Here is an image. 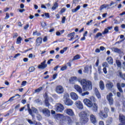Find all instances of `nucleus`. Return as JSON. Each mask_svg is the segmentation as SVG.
Returning a JSON list of instances; mask_svg holds the SVG:
<instances>
[{
    "label": "nucleus",
    "instance_id": "obj_1",
    "mask_svg": "<svg viewBox=\"0 0 125 125\" xmlns=\"http://www.w3.org/2000/svg\"><path fill=\"white\" fill-rule=\"evenodd\" d=\"M93 101H95V98L93 96H91L89 99H84L83 100V103L85 106L88 107V108H90L93 112H97L98 110V105L97 104L93 102Z\"/></svg>",
    "mask_w": 125,
    "mask_h": 125
},
{
    "label": "nucleus",
    "instance_id": "obj_2",
    "mask_svg": "<svg viewBox=\"0 0 125 125\" xmlns=\"http://www.w3.org/2000/svg\"><path fill=\"white\" fill-rule=\"evenodd\" d=\"M78 82L83 85V91H87L88 90H91L92 89V84L89 81L85 79H78Z\"/></svg>",
    "mask_w": 125,
    "mask_h": 125
},
{
    "label": "nucleus",
    "instance_id": "obj_3",
    "mask_svg": "<svg viewBox=\"0 0 125 125\" xmlns=\"http://www.w3.org/2000/svg\"><path fill=\"white\" fill-rule=\"evenodd\" d=\"M80 121L83 125L87 124L88 122V118H87V113L85 111H82L79 113Z\"/></svg>",
    "mask_w": 125,
    "mask_h": 125
},
{
    "label": "nucleus",
    "instance_id": "obj_4",
    "mask_svg": "<svg viewBox=\"0 0 125 125\" xmlns=\"http://www.w3.org/2000/svg\"><path fill=\"white\" fill-rule=\"evenodd\" d=\"M109 108L107 107H104V112L102 111H101L99 113V116L102 119H105L106 118H108V113H109Z\"/></svg>",
    "mask_w": 125,
    "mask_h": 125
},
{
    "label": "nucleus",
    "instance_id": "obj_5",
    "mask_svg": "<svg viewBox=\"0 0 125 125\" xmlns=\"http://www.w3.org/2000/svg\"><path fill=\"white\" fill-rule=\"evenodd\" d=\"M55 109L56 112H62L64 110V106L61 104H57L55 106Z\"/></svg>",
    "mask_w": 125,
    "mask_h": 125
},
{
    "label": "nucleus",
    "instance_id": "obj_6",
    "mask_svg": "<svg viewBox=\"0 0 125 125\" xmlns=\"http://www.w3.org/2000/svg\"><path fill=\"white\" fill-rule=\"evenodd\" d=\"M55 91L58 94L64 93V88L62 85H58L56 87Z\"/></svg>",
    "mask_w": 125,
    "mask_h": 125
},
{
    "label": "nucleus",
    "instance_id": "obj_7",
    "mask_svg": "<svg viewBox=\"0 0 125 125\" xmlns=\"http://www.w3.org/2000/svg\"><path fill=\"white\" fill-rule=\"evenodd\" d=\"M112 96L113 94H112V93H109L106 97L107 101L109 102V104L110 105H112L113 104H114V99H113Z\"/></svg>",
    "mask_w": 125,
    "mask_h": 125
},
{
    "label": "nucleus",
    "instance_id": "obj_8",
    "mask_svg": "<svg viewBox=\"0 0 125 125\" xmlns=\"http://www.w3.org/2000/svg\"><path fill=\"white\" fill-rule=\"evenodd\" d=\"M47 67V64H46V60L42 62L40 64L38 65V69H41L42 70H43V69H45Z\"/></svg>",
    "mask_w": 125,
    "mask_h": 125
},
{
    "label": "nucleus",
    "instance_id": "obj_9",
    "mask_svg": "<svg viewBox=\"0 0 125 125\" xmlns=\"http://www.w3.org/2000/svg\"><path fill=\"white\" fill-rule=\"evenodd\" d=\"M116 86L118 90L120 91V92H121V93H123V92H124V91L123 90V89H122V87H125V83H122L121 84L118 83L116 84Z\"/></svg>",
    "mask_w": 125,
    "mask_h": 125
},
{
    "label": "nucleus",
    "instance_id": "obj_10",
    "mask_svg": "<svg viewBox=\"0 0 125 125\" xmlns=\"http://www.w3.org/2000/svg\"><path fill=\"white\" fill-rule=\"evenodd\" d=\"M92 70V66L91 65H87L84 67V73H86V74L88 73V72L90 71V74H91Z\"/></svg>",
    "mask_w": 125,
    "mask_h": 125
},
{
    "label": "nucleus",
    "instance_id": "obj_11",
    "mask_svg": "<svg viewBox=\"0 0 125 125\" xmlns=\"http://www.w3.org/2000/svg\"><path fill=\"white\" fill-rule=\"evenodd\" d=\"M75 105L80 110H83V103L80 101H77L75 102Z\"/></svg>",
    "mask_w": 125,
    "mask_h": 125
},
{
    "label": "nucleus",
    "instance_id": "obj_12",
    "mask_svg": "<svg viewBox=\"0 0 125 125\" xmlns=\"http://www.w3.org/2000/svg\"><path fill=\"white\" fill-rule=\"evenodd\" d=\"M70 95L72 100L77 101L79 99V96H78V94L74 92L70 93Z\"/></svg>",
    "mask_w": 125,
    "mask_h": 125
},
{
    "label": "nucleus",
    "instance_id": "obj_13",
    "mask_svg": "<svg viewBox=\"0 0 125 125\" xmlns=\"http://www.w3.org/2000/svg\"><path fill=\"white\" fill-rule=\"evenodd\" d=\"M64 111L69 116H71V117H74V116H75V113H74V111H73V110L71 109L67 108Z\"/></svg>",
    "mask_w": 125,
    "mask_h": 125
},
{
    "label": "nucleus",
    "instance_id": "obj_14",
    "mask_svg": "<svg viewBox=\"0 0 125 125\" xmlns=\"http://www.w3.org/2000/svg\"><path fill=\"white\" fill-rule=\"evenodd\" d=\"M90 120L92 124H96L97 123V119L93 114L90 115Z\"/></svg>",
    "mask_w": 125,
    "mask_h": 125
},
{
    "label": "nucleus",
    "instance_id": "obj_15",
    "mask_svg": "<svg viewBox=\"0 0 125 125\" xmlns=\"http://www.w3.org/2000/svg\"><path fill=\"white\" fill-rule=\"evenodd\" d=\"M42 112L46 117H49V116H50V111L47 108L42 109Z\"/></svg>",
    "mask_w": 125,
    "mask_h": 125
},
{
    "label": "nucleus",
    "instance_id": "obj_16",
    "mask_svg": "<svg viewBox=\"0 0 125 125\" xmlns=\"http://www.w3.org/2000/svg\"><path fill=\"white\" fill-rule=\"evenodd\" d=\"M64 104L67 106H72L73 105V101L70 99H67L64 101Z\"/></svg>",
    "mask_w": 125,
    "mask_h": 125
},
{
    "label": "nucleus",
    "instance_id": "obj_17",
    "mask_svg": "<svg viewBox=\"0 0 125 125\" xmlns=\"http://www.w3.org/2000/svg\"><path fill=\"white\" fill-rule=\"evenodd\" d=\"M74 88L80 94L83 92V89H82V87H81V86H80L79 85H75Z\"/></svg>",
    "mask_w": 125,
    "mask_h": 125
},
{
    "label": "nucleus",
    "instance_id": "obj_18",
    "mask_svg": "<svg viewBox=\"0 0 125 125\" xmlns=\"http://www.w3.org/2000/svg\"><path fill=\"white\" fill-rule=\"evenodd\" d=\"M42 39L41 37H39L36 40V46H40L42 44Z\"/></svg>",
    "mask_w": 125,
    "mask_h": 125
},
{
    "label": "nucleus",
    "instance_id": "obj_19",
    "mask_svg": "<svg viewBox=\"0 0 125 125\" xmlns=\"http://www.w3.org/2000/svg\"><path fill=\"white\" fill-rule=\"evenodd\" d=\"M119 121L121 124H125V116L122 114L119 115Z\"/></svg>",
    "mask_w": 125,
    "mask_h": 125
},
{
    "label": "nucleus",
    "instance_id": "obj_20",
    "mask_svg": "<svg viewBox=\"0 0 125 125\" xmlns=\"http://www.w3.org/2000/svg\"><path fill=\"white\" fill-rule=\"evenodd\" d=\"M105 86L108 89H112V88H113V87L114 86V84L112 82H108V83L106 84Z\"/></svg>",
    "mask_w": 125,
    "mask_h": 125
},
{
    "label": "nucleus",
    "instance_id": "obj_21",
    "mask_svg": "<svg viewBox=\"0 0 125 125\" xmlns=\"http://www.w3.org/2000/svg\"><path fill=\"white\" fill-rule=\"evenodd\" d=\"M16 96H18V99H19V98H20V97H21V96H20V95H19V94H16L15 95V96L11 97L8 100L7 102H12V101H13V100H14V98H15Z\"/></svg>",
    "mask_w": 125,
    "mask_h": 125
},
{
    "label": "nucleus",
    "instance_id": "obj_22",
    "mask_svg": "<svg viewBox=\"0 0 125 125\" xmlns=\"http://www.w3.org/2000/svg\"><path fill=\"white\" fill-rule=\"evenodd\" d=\"M27 107L28 113L30 114V115H31V116H32L33 118H35V115L33 114V112H32V109L30 108V104H27Z\"/></svg>",
    "mask_w": 125,
    "mask_h": 125
},
{
    "label": "nucleus",
    "instance_id": "obj_23",
    "mask_svg": "<svg viewBox=\"0 0 125 125\" xmlns=\"http://www.w3.org/2000/svg\"><path fill=\"white\" fill-rule=\"evenodd\" d=\"M100 88L102 90H104L105 88V85L104 84V82L103 81H100L99 83Z\"/></svg>",
    "mask_w": 125,
    "mask_h": 125
},
{
    "label": "nucleus",
    "instance_id": "obj_24",
    "mask_svg": "<svg viewBox=\"0 0 125 125\" xmlns=\"http://www.w3.org/2000/svg\"><path fill=\"white\" fill-rule=\"evenodd\" d=\"M94 91L97 98L100 99V98H101V95H100V93L98 91V89H97V88H95Z\"/></svg>",
    "mask_w": 125,
    "mask_h": 125
},
{
    "label": "nucleus",
    "instance_id": "obj_25",
    "mask_svg": "<svg viewBox=\"0 0 125 125\" xmlns=\"http://www.w3.org/2000/svg\"><path fill=\"white\" fill-rule=\"evenodd\" d=\"M111 50L114 52H116L117 53H122V50L118 48L112 47L111 48Z\"/></svg>",
    "mask_w": 125,
    "mask_h": 125
},
{
    "label": "nucleus",
    "instance_id": "obj_26",
    "mask_svg": "<svg viewBox=\"0 0 125 125\" xmlns=\"http://www.w3.org/2000/svg\"><path fill=\"white\" fill-rule=\"evenodd\" d=\"M106 61L110 64V65H113V58L111 57H108L106 58Z\"/></svg>",
    "mask_w": 125,
    "mask_h": 125
},
{
    "label": "nucleus",
    "instance_id": "obj_27",
    "mask_svg": "<svg viewBox=\"0 0 125 125\" xmlns=\"http://www.w3.org/2000/svg\"><path fill=\"white\" fill-rule=\"evenodd\" d=\"M76 33L75 32H72L67 35V37L68 38H70L71 40H74V37H75V35Z\"/></svg>",
    "mask_w": 125,
    "mask_h": 125
},
{
    "label": "nucleus",
    "instance_id": "obj_28",
    "mask_svg": "<svg viewBox=\"0 0 125 125\" xmlns=\"http://www.w3.org/2000/svg\"><path fill=\"white\" fill-rule=\"evenodd\" d=\"M81 8V6L78 5L75 9H73L71 10L72 12H73V13H75L78 11V10H80Z\"/></svg>",
    "mask_w": 125,
    "mask_h": 125
},
{
    "label": "nucleus",
    "instance_id": "obj_29",
    "mask_svg": "<svg viewBox=\"0 0 125 125\" xmlns=\"http://www.w3.org/2000/svg\"><path fill=\"white\" fill-rule=\"evenodd\" d=\"M57 7H58V3H57V2H55L54 3L53 6L52 7V10H55Z\"/></svg>",
    "mask_w": 125,
    "mask_h": 125
},
{
    "label": "nucleus",
    "instance_id": "obj_30",
    "mask_svg": "<svg viewBox=\"0 0 125 125\" xmlns=\"http://www.w3.org/2000/svg\"><path fill=\"white\" fill-rule=\"evenodd\" d=\"M118 74L120 77L125 81V74H123V73H122V72L121 71H119Z\"/></svg>",
    "mask_w": 125,
    "mask_h": 125
},
{
    "label": "nucleus",
    "instance_id": "obj_31",
    "mask_svg": "<svg viewBox=\"0 0 125 125\" xmlns=\"http://www.w3.org/2000/svg\"><path fill=\"white\" fill-rule=\"evenodd\" d=\"M80 94L82 96H86V95H89V92L88 91H86V92H83H83H82L81 93H80Z\"/></svg>",
    "mask_w": 125,
    "mask_h": 125
},
{
    "label": "nucleus",
    "instance_id": "obj_32",
    "mask_svg": "<svg viewBox=\"0 0 125 125\" xmlns=\"http://www.w3.org/2000/svg\"><path fill=\"white\" fill-rule=\"evenodd\" d=\"M58 119L59 120H61V121H63L65 119V116L63 114H59Z\"/></svg>",
    "mask_w": 125,
    "mask_h": 125
},
{
    "label": "nucleus",
    "instance_id": "obj_33",
    "mask_svg": "<svg viewBox=\"0 0 125 125\" xmlns=\"http://www.w3.org/2000/svg\"><path fill=\"white\" fill-rule=\"evenodd\" d=\"M35 70H36V68L34 66L30 67L28 69V71L30 73L34 72V71H35Z\"/></svg>",
    "mask_w": 125,
    "mask_h": 125
},
{
    "label": "nucleus",
    "instance_id": "obj_34",
    "mask_svg": "<svg viewBox=\"0 0 125 125\" xmlns=\"http://www.w3.org/2000/svg\"><path fill=\"white\" fill-rule=\"evenodd\" d=\"M69 94L68 93H65L63 96L64 99H65V100H67V99H69Z\"/></svg>",
    "mask_w": 125,
    "mask_h": 125
},
{
    "label": "nucleus",
    "instance_id": "obj_35",
    "mask_svg": "<svg viewBox=\"0 0 125 125\" xmlns=\"http://www.w3.org/2000/svg\"><path fill=\"white\" fill-rule=\"evenodd\" d=\"M69 81L70 82H75V81H79V79H78V78H77L76 77H73L70 79Z\"/></svg>",
    "mask_w": 125,
    "mask_h": 125
},
{
    "label": "nucleus",
    "instance_id": "obj_36",
    "mask_svg": "<svg viewBox=\"0 0 125 125\" xmlns=\"http://www.w3.org/2000/svg\"><path fill=\"white\" fill-rule=\"evenodd\" d=\"M21 41H22V38H21V37H19L17 39L16 43H17V44L21 43Z\"/></svg>",
    "mask_w": 125,
    "mask_h": 125
},
{
    "label": "nucleus",
    "instance_id": "obj_37",
    "mask_svg": "<svg viewBox=\"0 0 125 125\" xmlns=\"http://www.w3.org/2000/svg\"><path fill=\"white\" fill-rule=\"evenodd\" d=\"M42 89V87H40L35 90V93H39Z\"/></svg>",
    "mask_w": 125,
    "mask_h": 125
},
{
    "label": "nucleus",
    "instance_id": "obj_38",
    "mask_svg": "<svg viewBox=\"0 0 125 125\" xmlns=\"http://www.w3.org/2000/svg\"><path fill=\"white\" fill-rule=\"evenodd\" d=\"M116 63L117 65V66L118 67H121L122 66V63H121V62L120 61V60H117L116 61Z\"/></svg>",
    "mask_w": 125,
    "mask_h": 125
},
{
    "label": "nucleus",
    "instance_id": "obj_39",
    "mask_svg": "<svg viewBox=\"0 0 125 125\" xmlns=\"http://www.w3.org/2000/svg\"><path fill=\"white\" fill-rule=\"evenodd\" d=\"M67 49H68V47H67L63 48L62 50H61L60 51L61 54H63V53H64V52H65V51H67Z\"/></svg>",
    "mask_w": 125,
    "mask_h": 125
},
{
    "label": "nucleus",
    "instance_id": "obj_40",
    "mask_svg": "<svg viewBox=\"0 0 125 125\" xmlns=\"http://www.w3.org/2000/svg\"><path fill=\"white\" fill-rule=\"evenodd\" d=\"M45 104L47 107H48V106L50 105V104H49V103L48 102V99L46 98L45 99Z\"/></svg>",
    "mask_w": 125,
    "mask_h": 125
},
{
    "label": "nucleus",
    "instance_id": "obj_41",
    "mask_svg": "<svg viewBox=\"0 0 125 125\" xmlns=\"http://www.w3.org/2000/svg\"><path fill=\"white\" fill-rule=\"evenodd\" d=\"M27 122H28V123H29V124H30V125H34V121H32V120H31V119H26Z\"/></svg>",
    "mask_w": 125,
    "mask_h": 125
},
{
    "label": "nucleus",
    "instance_id": "obj_42",
    "mask_svg": "<svg viewBox=\"0 0 125 125\" xmlns=\"http://www.w3.org/2000/svg\"><path fill=\"white\" fill-rule=\"evenodd\" d=\"M102 65H103V67H104V68H107V67H109V65H108V63L106 62H104Z\"/></svg>",
    "mask_w": 125,
    "mask_h": 125
},
{
    "label": "nucleus",
    "instance_id": "obj_43",
    "mask_svg": "<svg viewBox=\"0 0 125 125\" xmlns=\"http://www.w3.org/2000/svg\"><path fill=\"white\" fill-rule=\"evenodd\" d=\"M32 111L33 113H35L36 114H39V111H38V109L35 107H33L32 108Z\"/></svg>",
    "mask_w": 125,
    "mask_h": 125
},
{
    "label": "nucleus",
    "instance_id": "obj_44",
    "mask_svg": "<svg viewBox=\"0 0 125 125\" xmlns=\"http://www.w3.org/2000/svg\"><path fill=\"white\" fill-rule=\"evenodd\" d=\"M28 57L31 59H34L35 57H36V55H33V54H30L28 56Z\"/></svg>",
    "mask_w": 125,
    "mask_h": 125
},
{
    "label": "nucleus",
    "instance_id": "obj_45",
    "mask_svg": "<svg viewBox=\"0 0 125 125\" xmlns=\"http://www.w3.org/2000/svg\"><path fill=\"white\" fill-rule=\"evenodd\" d=\"M109 33V30L107 28H105L104 32H103V35H106Z\"/></svg>",
    "mask_w": 125,
    "mask_h": 125
},
{
    "label": "nucleus",
    "instance_id": "obj_46",
    "mask_svg": "<svg viewBox=\"0 0 125 125\" xmlns=\"http://www.w3.org/2000/svg\"><path fill=\"white\" fill-rule=\"evenodd\" d=\"M112 122H113V119H112V118H108V119L107 121V123H108V124H112Z\"/></svg>",
    "mask_w": 125,
    "mask_h": 125
},
{
    "label": "nucleus",
    "instance_id": "obj_47",
    "mask_svg": "<svg viewBox=\"0 0 125 125\" xmlns=\"http://www.w3.org/2000/svg\"><path fill=\"white\" fill-rule=\"evenodd\" d=\"M101 36H102V33L99 32L96 34L95 38H99V37H101Z\"/></svg>",
    "mask_w": 125,
    "mask_h": 125
},
{
    "label": "nucleus",
    "instance_id": "obj_48",
    "mask_svg": "<svg viewBox=\"0 0 125 125\" xmlns=\"http://www.w3.org/2000/svg\"><path fill=\"white\" fill-rule=\"evenodd\" d=\"M79 59H80V56L79 55H77L74 57L73 60H78Z\"/></svg>",
    "mask_w": 125,
    "mask_h": 125
},
{
    "label": "nucleus",
    "instance_id": "obj_49",
    "mask_svg": "<svg viewBox=\"0 0 125 125\" xmlns=\"http://www.w3.org/2000/svg\"><path fill=\"white\" fill-rule=\"evenodd\" d=\"M67 66L65 65L64 66H62L61 68V71H65V70H67Z\"/></svg>",
    "mask_w": 125,
    "mask_h": 125
},
{
    "label": "nucleus",
    "instance_id": "obj_50",
    "mask_svg": "<svg viewBox=\"0 0 125 125\" xmlns=\"http://www.w3.org/2000/svg\"><path fill=\"white\" fill-rule=\"evenodd\" d=\"M37 119L38 120V121H41V120H42V116L40 114L37 115Z\"/></svg>",
    "mask_w": 125,
    "mask_h": 125
},
{
    "label": "nucleus",
    "instance_id": "obj_51",
    "mask_svg": "<svg viewBox=\"0 0 125 125\" xmlns=\"http://www.w3.org/2000/svg\"><path fill=\"white\" fill-rule=\"evenodd\" d=\"M98 70L99 72V74H102V71H101V66H98Z\"/></svg>",
    "mask_w": 125,
    "mask_h": 125
},
{
    "label": "nucleus",
    "instance_id": "obj_52",
    "mask_svg": "<svg viewBox=\"0 0 125 125\" xmlns=\"http://www.w3.org/2000/svg\"><path fill=\"white\" fill-rule=\"evenodd\" d=\"M33 36H40V33H38V31H35L34 32H33Z\"/></svg>",
    "mask_w": 125,
    "mask_h": 125
},
{
    "label": "nucleus",
    "instance_id": "obj_53",
    "mask_svg": "<svg viewBox=\"0 0 125 125\" xmlns=\"http://www.w3.org/2000/svg\"><path fill=\"white\" fill-rule=\"evenodd\" d=\"M104 8H106V4H103L100 7V10H102Z\"/></svg>",
    "mask_w": 125,
    "mask_h": 125
},
{
    "label": "nucleus",
    "instance_id": "obj_54",
    "mask_svg": "<svg viewBox=\"0 0 125 125\" xmlns=\"http://www.w3.org/2000/svg\"><path fill=\"white\" fill-rule=\"evenodd\" d=\"M92 22H93V20H90L89 21H88V22L86 23V24L87 26H89V25H90V24H91V23H92Z\"/></svg>",
    "mask_w": 125,
    "mask_h": 125
},
{
    "label": "nucleus",
    "instance_id": "obj_55",
    "mask_svg": "<svg viewBox=\"0 0 125 125\" xmlns=\"http://www.w3.org/2000/svg\"><path fill=\"white\" fill-rule=\"evenodd\" d=\"M33 125H42V123L40 122H37V121H34V124Z\"/></svg>",
    "mask_w": 125,
    "mask_h": 125
},
{
    "label": "nucleus",
    "instance_id": "obj_56",
    "mask_svg": "<svg viewBox=\"0 0 125 125\" xmlns=\"http://www.w3.org/2000/svg\"><path fill=\"white\" fill-rule=\"evenodd\" d=\"M103 72L105 74H107L108 71H107V68H106V67L103 68Z\"/></svg>",
    "mask_w": 125,
    "mask_h": 125
},
{
    "label": "nucleus",
    "instance_id": "obj_57",
    "mask_svg": "<svg viewBox=\"0 0 125 125\" xmlns=\"http://www.w3.org/2000/svg\"><path fill=\"white\" fill-rule=\"evenodd\" d=\"M65 21H66V17H63L62 18V24H64V23H65Z\"/></svg>",
    "mask_w": 125,
    "mask_h": 125
},
{
    "label": "nucleus",
    "instance_id": "obj_58",
    "mask_svg": "<svg viewBox=\"0 0 125 125\" xmlns=\"http://www.w3.org/2000/svg\"><path fill=\"white\" fill-rule=\"evenodd\" d=\"M99 31V29L98 28H95L93 30V34H96V33H97Z\"/></svg>",
    "mask_w": 125,
    "mask_h": 125
},
{
    "label": "nucleus",
    "instance_id": "obj_59",
    "mask_svg": "<svg viewBox=\"0 0 125 125\" xmlns=\"http://www.w3.org/2000/svg\"><path fill=\"white\" fill-rule=\"evenodd\" d=\"M52 61H53V59H51L49 61H48V62H47L48 65H50V64H51V62H52Z\"/></svg>",
    "mask_w": 125,
    "mask_h": 125
},
{
    "label": "nucleus",
    "instance_id": "obj_60",
    "mask_svg": "<svg viewBox=\"0 0 125 125\" xmlns=\"http://www.w3.org/2000/svg\"><path fill=\"white\" fill-rule=\"evenodd\" d=\"M21 55V54L18 53L15 55V56L14 57V58H15V59H16L17 57H18L19 56H20Z\"/></svg>",
    "mask_w": 125,
    "mask_h": 125
},
{
    "label": "nucleus",
    "instance_id": "obj_61",
    "mask_svg": "<svg viewBox=\"0 0 125 125\" xmlns=\"http://www.w3.org/2000/svg\"><path fill=\"white\" fill-rule=\"evenodd\" d=\"M67 119L69 124H71V123H72V119H71V118L69 117H67Z\"/></svg>",
    "mask_w": 125,
    "mask_h": 125
},
{
    "label": "nucleus",
    "instance_id": "obj_62",
    "mask_svg": "<svg viewBox=\"0 0 125 125\" xmlns=\"http://www.w3.org/2000/svg\"><path fill=\"white\" fill-rule=\"evenodd\" d=\"M26 83H27V81H23L21 83V85L22 86H25V85H26Z\"/></svg>",
    "mask_w": 125,
    "mask_h": 125
},
{
    "label": "nucleus",
    "instance_id": "obj_63",
    "mask_svg": "<svg viewBox=\"0 0 125 125\" xmlns=\"http://www.w3.org/2000/svg\"><path fill=\"white\" fill-rule=\"evenodd\" d=\"M8 18H9V14H8V13H6V17L5 18V19H8Z\"/></svg>",
    "mask_w": 125,
    "mask_h": 125
},
{
    "label": "nucleus",
    "instance_id": "obj_64",
    "mask_svg": "<svg viewBox=\"0 0 125 125\" xmlns=\"http://www.w3.org/2000/svg\"><path fill=\"white\" fill-rule=\"evenodd\" d=\"M99 125H104V122L103 121H100Z\"/></svg>",
    "mask_w": 125,
    "mask_h": 125
}]
</instances>
